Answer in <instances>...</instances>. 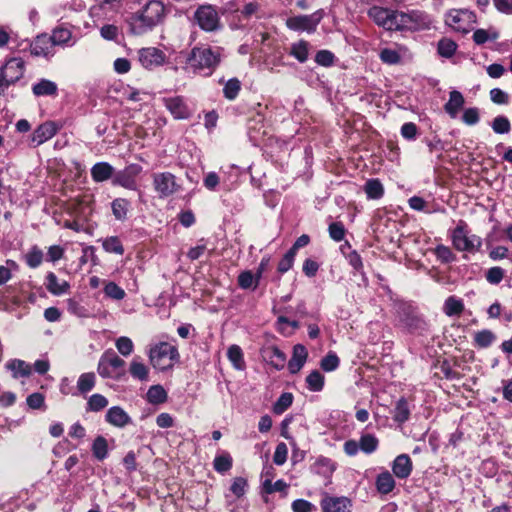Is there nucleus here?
<instances>
[{"label":"nucleus","mask_w":512,"mask_h":512,"mask_svg":"<svg viewBox=\"0 0 512 512\" xmlns=\"http://www.w3.org/2000/svg\"><path fill=\"white\" fill-rule=\"evenodd\" d=\"M24 73V61L21 58L8 60L0 71V84L8 87L18 81Z\"/></svg>","instance_id":"9"},{"label":"nucleus","mask_w":512,"mask_h":512,"mask_svg":"<svg viewBox=\"0 0 512 512\" xmlns=\"http://www.w3.org/2000/svg\"><path fill=\"white\" fill-rule=\"evenodd\" d=\"M125 361L115 353H105L98 364V373L103 378H118L122 374Z\"/></svg>","instance_id":"7"},{"label":"nucleus","mask_w":512,"mask_h":512,"mask_svg":"<svg viewBox=\"0 0 512 512\" xmlns=\"http://www.w3.org/2000/svg\"><path fill=\"white\" fill-rule=\"evenodd\" d=\"M315 61L321 66H331L334 62V55L328 50H320L315 56Z\"/></svg>","instance_id":"62"},{"label":"nucleus","mask_w":512,"mask_h":512,"mask_svg":"<svg viewBox=\"0 0 512 512\" xmlns=\"http://www.w3.org/2000/svg\"><path fill=\"white\" fill-rule=\"evenodd\" d=\"M457 45L454 41L444 38L438 43V52L441 56L449 58L456 51Z\"/></svg>","instance_id":"54"},{"label":"nucleus","mask_w":512,"mask_h":512,"mask_svg":"<svg viewBox=\"0 0 512 512\" xmlns=\"http://www.w3.org/2000/svg\"><path fill=\"white\" fill-rule=\"evenodd\" d=\"M147 398L150 403L159 404L165 402L167 394L162 386L154 385L149 388Z\"/></svg>","instance_id":"41"},{"label":"nucleus","mask_w":512,"mask_h":512,"mask_svg":"<svg viewBox=\"0 0 512 512\" xmlns=\"http://www.w3.org/2000/svg\"><path fill=\"white\" fill-rule=\"evenodd\" d=\"M178 358L177 348L167 342H160L151 347L149 351L150 363L159 370L171 368Z\"/></svg>","instance_id":"3"},{"label":"nucleus","mask_w":512,"mask_h":512,"mask_svg":"<svg viewBox=\"0 0 512 512\" xmlns=\"http://www.w3.org/2000/svg\"><path fill=\"white\" fill-rule=\"evenodd\" d=\"M165 58L164 52L155 47H146L138 51V60L141 66L148 70L163 65Z\"/></svg>","instance_id":"12"},{"label":"nucleus","mask_w":512,"mask_h":512,"mask_svg":"<svg viewBox=\"0 0 512 512\" xmlns=\"http://www.w3.org/2000/svg\"><path fill=\"white\" fill-rule=\"evenodd\" d=\"M155 190L162 197H167L176 191L175 177L169 172L154 175Z\"/></svg>","instance_id":"14"},{"label":"nucleus","mask_w":512,"mask_h":512,"mask_svg":"<svg viewBox=\"0 0 512 512\" xmlns=\"http://www.w3.org/2000/svg\"><path fill=\"white\" fill-rule=\"evenodd\" d=\"M108 400L101 394H93L87 402V411L99 412L108 406Z\"/></svg>","instance_id":"38"},{"label":"nucleus","mask_w":512,"mask_h":512,"mask_svg":"<svg viewBox=\"0 0 512 512\" xmlns=\"http://www.w3.org/2000/svg\"><path fill=\"white\" fill-rule=\"evenodd\" d=\"M392 470L398 478H407L412 471V463L410 457L406 454L397 456L393 462Z\"/></svg>","instance_id":"21"},{"label":"nucleus","mask_w":512,"mask_h":512,"mask_svg":"<svg viewBox=\"0 0 512 512\" xmlns=\"http://www.w3.org/2000/svg\"><path fill=\"white\" fill-rule=\"evenodd\" d=\"M443 310L447 316L460 315L464 310L463 301L454 296H450L445 300Z\"/></svg>","instance_id":"33"},{"label":"nucleus","mask_w":512,"mask_h":512,"mask_svg":"<svg viewBox=\"0 0 512 512\" xmlns=\"http://www.w3.org/2000/svg\"><path fill=\"white\" fill-rule=\"evenodd\" d=\"M404 30H423L428 29L432 24L431 17L424 11L411 10L402 12Z\"/></svg>","instance_id":"10"},{"label":"nucleus","mask_w":512,"mask_h":512,"mask_svg":"<svg viewBox=\"0 0 512 512\" xmlns=\"http://www.w3.org/2000/svg\"><path fill=\"white\" fill-rule=\"evenodd\" d=\"M227 355H228L229 360L232 362V364L234 365V367L236 369L241 370L244 368L245 362L243 359V353L239 346H237V345L230 346L228 348Z\"/></svg>","instance_id":"39"},{"label":"nucleus","mask_w":512,"mask_h":512,"mask_svg":"<svg viewBox=\"0 0 512 512\" xmlns=\"http://www.w3.org/2000/svg\"><path fill=\"white\" fill-rule=\"evenodd\" d=\"M258 275L251 271H244L238 276V284L242 289H256L259 284Z\"/></svg>","instance_id":"35"},{"label":"nucleus","mask_w":512,"mask_h":512,"mask_svg":"<svg viewBox=\"0 0 512 512\" xmlns=\"http://www.w3.org/2000/svg\"><path fill=\"white\" fill-rule=\"evenodd\" d=\"M463 105V95L459 91L454 90L450 92L449 100L445 104L444 109L452 118H455Z\"/></svg>","instance_id":"26"},{"label":"nucleus","mask_w":512,"mask_h":512,"mask_svg":"<svg viewBox=\"0 0 512 512\" xmlns=\"http://www.w3.org/2000/svg\"><path fill=\"white\" fill-rule=\"evenodd\" d=\"M498 38L497 32H489L485 29H477L473 34V40L476 44L482 45L489 40H495Z\"/></svg>","instance_id":"57"},{"label":"nucleus","mask_w":512,"mask_h":512,"mask_svg":"<svg viewBox=\"0 0 512 512\" xmlns=\"http://www.w3.org/2000/svg\"><path fill=\"white\" fill-rule=\"evenodd\" d=\"M296 254L288 250V252L283 256L278 264V271L280 273H285L291 269L294 263Z\"/></svg>","instance_id":"63"},{"label":"nucleus","mask_w":512,"mask_h":512,"mask_svg":"<svg viewBox=\"0 0 512 512\" xmlns=\"http://www.w3.org/2000/svg\"><path fill=\"white\" fill-rule=\"evenodd\" d=\"M310 44L305 40H300L293 43L290 50V55L295 57L299 62L304 63L309 57Z\"/></svg>","instance_id":"31"},{"label":"nucleus","mask_w":512,"mask_h":512,"mask_svg":"<svg viewBox=\"0 0 512 512\" xmlns=\"http://www.w3.org/2000/svg\"><path fill=\"white\" fill-rule=\"evenodd\" d=\"M288 448L287 445L283 442L279 443L276 446L273 461L276 465H283L287 460Z\"/></svg>","instance_id":"59"},{"label":"nucleus","mask_w":512,"mask_h":512,"mask_svg":"<svg viewBox=\"0 0 512 512\" xmlns=\"http://www.w3.org/2000/svg\"><path fill=\"white\" fill-rule=\"evenodd\" d=\"M166 9L162 2L149 1L141 11L133 14L129 19V25L133 34L141 35L152 30L164 21Z\"/></svg>","instance_id":"1"},{"label":"nucleus","mask_w":512,"mask_h":512,"mask_svg":"<svg viewBox=\"0 0 512 512\" xmlns=\"http://www.w3.org/2000/svg\"><path fill=\"white\" fill-rule=\"evenodd\" d=\"M57 132V126L54 122H45L37 127L32 134V143L39 146L51 139Z\"/></svg>","instance_id":"18"},{"label":"nucleus","mask_w":512,"mask_h":512,"mask_svg":"<svg viewBox=\"0 0 512 512\" xmlns=\"http://www.w3.org/2000/svg\"><path fill=\"white\" fill-rule=\"evenodd\" d=\"M95 382L96 377L94 373H84L78 378L77 388L80 393L85 394L94 388Z\"/></svg>","instance_id":"36"},{"label":"nucleus","mask_w":512,"mask_h":512,"mask_svg":"<svg viewBox=\"0 0 512 512\" xmlns=\"http://www.w3.org/2000/svg\"><path fill=\"white\" fill-rule=\"evenodd\" d=\"M324 15L323 10H318L310 15H299L286 20V26L295 31L314 32Z\"/></svg>","instance_id":"8"},{"label":"nucleus","mask_w":512,"mask_h":512,"mask_svg":"<svg viewBox=\"0 0 512 512\" xmlns=\"http://www.w3.org/2000/svg\"><path fill=\"white\" fill-rule=\"evenodd\" d=\"M495 339L494 333L490 330H481L474 336L475 344L480 348L489 347Z\"/></svg>","instance_id":"42"},{"label":"nucleus","mask_w":512,"mask_h":512,"mask_svg":"<svg viewBox=\"0 0 512 512\" xmlns=\"http://www.w3.org/2000/svg\"><path fill=\"white\" fill-rule=\"evenodd\" d=\"M32 92L37 97H55L58 93V86L51 80L41 79L37 83L33 84Z\"/></svg>","instance_id":"20"},{"label":"nucleus","mask_w":512,"mask_h":512,"mask_svg":"<svg viewBox=\"0 0 512 512\" xmlns=\"http://www.w3.org/2000/svg\"><path fill=\"white\" fill-rule=\"evenodd\" d=\"M308 357V352L306 348L297 344L293 347V354L291 359L288 362V369L292 374L298 373L301 368L304 366Z\"/></svg>","instance_id":"19"},{"label":"nucleus","mask_w":512,"mask_h":512,"mask_svg":"<svg viewBox=\"0 0 512 512\" xmlns=\"http://www.w3.org/2000/svg\"><path fill=\"white\" fill-rule=\"evenodd\" d=\"M445 22L455 31L467 33L476 22V16L467 9H453L446 14Z\"/></svg>","instance_id":"5"},{"label":"nucleus","mask_w":512,"mask_h":512,"mask_svg":"<svg viewBox=\"0 0 512 512\" xmlns=\"http://www.w3.org/2000/svg\"><path fill=\"white\" fill-rule=\"evenodd\" d=\"M401 15H402V12L391 10L387 24L385 26V29L390 30V31L404 30V25H403V20L401 19Z\"/></svg>","instance_id":"49"},{"label":"nucleus","mask_w":512,"mask_h":512,"mask_svg":"<svg viewBox=\"0 0 512 512\" xmlns=\"http://www.w3.org/2000/svg\"><path fill=\"white\" fill-rule=\"evenodd\" d=\"M328 231H329V236L334 240V241H341L344 236H345V227L344 225L341 223V222H333L329 225V228H328Z\"/></svg>","instance_id":"58"},{"label":"nucleus","mask_w":512,"mask_h":512,"mask_svg":"<svg viewBox=\"0 0 512 512\" xmlns=\"http://www.w3.org/2000/svg\"><path fill=\"white\" fill-rule=\"evenodd\" d=\"M214 469L219 473H225L232 467V458L229 454L216 456L213 462Z\"/></svg>","instance_id":"46"},{"label":"nucleus","mask_w":512,"mask_h":512,"mask_svg":"<svg viewBox=\"0 0 512 512\" xmlns=\"http://www.w3.org/2000/svg\"><path fill=\"white\" fill-rule=\"evenodd\" d=\"M293 512H313L316 510L315 506L304 499H297L292 503Z\"/></svg>","instance_id":"64"},{"label":"nucleus","mask_w":512,"mask_h":512,"mask_svg":"<svg viewBox=\"0 0 512 512\" xmlns=\"http://www.w3.org/2000/svg\"><path fill=\"white\" fill-rule=\"evenodd\" d=\"M130 374L133 378L140 381H147L149 376L148 367L140 361L139 357H134L130 363Z\"/></svg>","instance_id":"27"},{"label":"nucleus","mask_w":512,"mask_h":512,"mask_svg":"<svg viewBox=\"0 0 512 512\" xmlns=\"http://www.w3.org/2000/svg\"><path fill=\"white\" fill-rule=\"evenodd\" d=\"M378 446V440L371 434L363 435L359 441L360 449L365 453H372Z\"/></svg>","instance_id":"52"},{"label":"nucleus","mask_w":512,"mask_h":512,"mask_svg":"<svg viewBox=\"0 0 512 512\" xmlns=\"http://www.w3.org/2000/svg\"><path fill=\"white\" fill-rule=\"evenodd\" d=\"M220 59L221 55L218 49L195 47L188 57V64L194 71L209 75L218 66Z\"/></svg>","instance_id":"2"},{"label":"nucleus","mask_w":512,"mask_h":512,"mask_svg":"<svg viewBox=\"0 0 512 512\" xmlns=\"http://www.w3.org/2000/svg\"><path fill=\"white\" fill-rule=\"evenodd\" d=\"M165 107L176 119H186L190 112L183 99L179 96L164 98Z\"/></svg>","instance_id":"16"},{"label":"nucleus","mask_w":512,"mask_h":512,"mask_svg":"<svg viewBox=\"0 0 512 512\" xmlns=\"http://www.w3.org/2000/svg\"><path fill=\"white\" fill-rule=\"evenodd\" d=\"M115 346L118 352L124 356L128 357L132 354L134 349L133 341L126 336H121L115 341Z\"/></svg>","instance_id":"43"},{"label":"nucleus","mask_w":512,"mask_h":512,"mask_svg":"<svg viewBox=\"0 0 512 512\" xmlns=\"http://www.w3.org/2000/svg\"><path fill=\"white\" fill-rule=\"evenodd\" d=\"M376 487L381 494L390 493L395 487V481L392 475L388 471L379 474L376 479Z\"/></svg>","instance_id":"29"},{"label":"nucleus","mask_w":512,"mask_h":512,"mask_svg":"<svg viewBox=\"0 0 512 512\" xmlns=\"http://www.w3.org/2000/svg\"><path fill=\"white\" fill-rule=\"evenodd\" d=\"M46 288L53 295H61L68 292L70 284L65 280L59 281L53 272H49L46 276Z\"/></svg>","instance_id":"23"},{"label":"nucleus","mask_w":512,"mask_h":512,"mask_svg":"<svg viewBox=\"0 0 512 512\" xmlns=\"http://www.w3.org/2000/svg\"><path fill=\"white\" fill-rule=\"evenodd\" d=\"M5 366L11 371L12 377L15 379L28 377L31 374V366L20 359H12Z\"/></svg>","instance_id":"25"},{"label":"nucleus","mask_w":512,"mask_h":512,"mask_svg":"<svg viewBox=\"0 0 512 512\" xmlns=\"http://www.w3.org/2000/svg\"><path fill=\"white\" fill-rule=\"evenodd\" d=\"M435 254L437 258L443 262V263H449L454 260V254L452 253L451 249L444 245H438L435 248Z\"/></svg>","instance_id":"60"},{"label":"nucleus","mask_w":512,"mask_h":512,"mask_svg":"<svg viewBox=\"0 0 512 512\" xmlns=\"http://www.w3.org/2000/svg\"><path fill=\"white\" fill-rule=\"evenodd\" d=\"M103 248L108 253L122 255L124 248L121 241L117 237H109L103 241Z\"/></svg>","instance_id":"51"},{"label":"nucleus","mask_w":512,"mask_h":512,"mask_svg":"<svg viewBox=\"0 0 512 512\" xmlns=\"http://www.w3.org/2000/svg\"><path fill=\"white\" fill-rule=\"evenodd\" d=\"M409 407L405 399L401 398L395 407L394 410V419L397 422L403 423L409 418Z\"/></svg>","instance_id":"47"},{"label":"nucleus","mask_w":512,"mask_h":512,"mask_svg":"<svg viewBox=\"0 0 512 512\" xmlns=\"http://www.w3.org/2000/svg\"><path fill=\"white\" fill-rule=\"evenodd\" d=\"M316 472L326 477L330 476L335 470V464L328 458L321 457L315 463Z\"/></svg>","instance_id":"48"},{"label":"nucleus","mask_w":512,"mask_h":512,"mask_svg":"<svg viewBox=\"0 0 512 512\" xmlns=\"http://www.w3.org/2000/svg\"><path fill=\"white\" fill-rule=\"evenodd\" d=\"M293 402V396L291 393H283L273 406V411L276 414H282L288 409Z\"/></svg>","instance_id":"55"},{"label":"nucleus","mask_w":512,"mask_h":512,"mask_svg":"<svg viewBox=\"0 0 512 512\" xmlns=\"http://www.w3.org/2000/svg\"><path fill=\"white\" fill-rule=\"evenodd\" d=\"M364 191L369 199H379L384 194V187L378 179H370L365 183Z\"/></svg>","instance_id":"32"},{"label":"nucleus","mask_w":512,"mask_h":512,"mask_svg":"<svg viewBox=\"0 0 512 512\" xmlns=\"http://www.w3.org/2000/svg\"><path fill=\"white\" fill-rule=\"evenodd\" d=\"M309 390L318 392L323 389L324 376L317 370L312 371L306 378Z\"/></svg>","instance_id":"40"},{"label":"nucleus","mask_w":512,"mask_h":512,"mask_svg":"<svg viewBox=\"0 0 512 512\" xmlns=\"http://www.w3.org/2000/svg\"><path fill=\"white\" fill-rule=\"evenodd\" d=\"M51 43L54 45H65L68 44L72 39V33L69 29L64 27H57L53 30L51 36Z\"/></svg>","instance_id":"34"},{"label":"nucleus","mask_w":512,"mask_h":512,"mask_svg":"<svg viewBox=\"0 0 512 512\" xmlns=\"http://www.w3.org/2000/svg\"><path fill=\"white\" fill-rule=\"evenodd\" d=\"M195 23L206 32H213L220 28V16L212 5H201L194 12Z\"/></svg>","instance_id":"4"},{"label":"nucleus","mask_w":512,"mask_h":512,"mask_svg":"<svg viewBox=\"0 0 512 512\" xmlns=\"http://www.w3.org/2000/svg\"><path fill=\"white\" fill-rule=\"evenodd\" d=\"M452 242L455 249L466 252H475L482 245L481 238L474 234H469L462 225H458L453 230Z\"/></svg>","instance_id":"6"},{"label":"nucleus","mask_w":512,"mask_h":512,"mask_svg":"<svg viewBox=\"0 0 512 512\" xmlns=\"http://www.w3.org/2000/svg\"><path fill=\"white\" fill-rule=\"evenodd\" d=\"M391 10L379 6H373L368 10V16L378 25L385 29Z\"/></svg>","instance_id":"28"},{"label":"nucleus","mask_w":512,"mask_h":512,"mask_svg":"<svg viewBox=\"0 0 512 512\" xmlns=\"http://www.w3.org/2000/svg\"><path fill=\"white\" fill-rule=\"evenodd\" d=\"M105 420L110 425L117 428H124L131 423V417L120 406H113L109 408L106 413Z\"/></svg>","instance_id":"15"},{"label":"nucleus","mask_w":512,"mask_h":512,"mask_svg":"<svg viewBox=\"0 0 512 512\" xmlns=\"http://www.w3.org/2000/svg\"><path fill=\"white\" fill-rule=\"evenodd\" d=\"M67 309L69 313L77 316V317H86L87 310L75 299H68L67 300Z\"/></svg>","instance_id":"61"},{"label":"nucleus","mask_w":512,"mask_h":512,"mask_svg":"<svg viewBox=\"0 0 512 512\" xmlns=\"http://www.w3.org/2000/svg\"><path fill=\"white\" fill-rule=\"evenodd\" d=\"M323 512H351L352 501L344 496L335 497L326 495L321 500Z\"/></svg>","instance_id":"13"},{"label":"nucleus","mask_w":512,"mask_h":512,"mask_svg":"<svg viewBox=\"0 0 512 512\" xmlns=\"http://www.w3.org/2000/svg\"><path fill=\"white\" fill-rule=\"evenodd\" d=\"M491 127L497 134H507L511 130V124L507 117L497 116L493 119Z\"/></svg>","instance_id":"45"},{"label":"nucleus","mask_w":512,"mask_h":512,"mask_svg":"<svg viewBox=\"0 0 512 512\" xmlns=\"http://www.w3.org/2000/svg\"><path fill=\"white\" fill-rule=\"evenodd\" d=\"M92 453L93 456L99 460L103 461L108 456V442L105 437L99 435L97 436L92 444Z\"/></svg>","instance_id":"30"},{"label":"nucleus","mask_w":512,"mask_h":512,"mask_svg":"<svg viewBox=\"0 0 512 512\" xmlns=\"http://www.w3.org/2000/svg\"><path fill=\"white\" fill-rule=\"evenodd\" d=\"M112 212L117 220H124L127 217L129 202L123 198L115 199L112 204Z\"/></svg>","instance_id":"37"},{"label":"nucleus","mask_w":512,"mask_h":512,"mask_svg":"<svg viewBox=\"0 0 512 512\" xmlns=\"http://www.w3.org/2000/svg\"><path fill=\"white\" fill-rule=\"evenodd\" d=\"M114 174V168L107 162H99L91 168V176L95 182H103L110 179Z\"/></svg>","instance_id":"24"},{"label":"nucleus","mask_w":512,"mask_h":512,"mask_svg":"<svg viewBox=\"0 0 512 512\" xmlns=\"http://www.w3.org/2000/svg\"><path fill=\"white\" fill-rule=\"evenodd\" d=\"M52 47L53 44L51 43V39L48 36H38L31 44V54L34 56L48 57L52 55Z\"/></svg>","instance_id":"22"},{"label":"nucleus","mask_w":512,"mask_h":512,"mask_svg":"<svg viewBox=\"0 0 512 512\" xmlns=\"http://www.w3.org/2000/svg\"><path fill=\"white\" fill-rule=\"evenodd\" d=\"M142 172L138 164H130L125 169L117 172L113 178V184L129 190H137V176Z\"/></svg>","instance_id":"11"},{"label":"nucleus","mask_w":512,"mask_h":512,"mask_svg":"<svg viewBox=\"0 0 512 512\" xmlns=\"http://www.w3.org/2000/svg\"><path fill=\"white\" fill-rule=\"evenodd\" d=\"M25 259L29 267L37 268L43 261V252L37 246H34L26 254Z\"/></svg>","instance_id":"44"},{"label":"nucleus","mask_w":512,"mask_h":512,"mask_svg":"<svg viewBox=\"0 0 512 512\" xmlns=\"http://www.w3.org/2000/svg\"><path fill=\"white\" fill-rule=\"evenodd\" d=\"M339 362L340 361H339L338 356L333 352H329L321 360L320 366L324 371L331 372V371H334L335 369H337V367L339 366Z\"/></svg>","instance_id":"56"},{"label":"nucleus","mask_w":512,"mask_h":512,"mask_svg":"<svg viewBox=\"0 0 512 512\" xmlns=\"http://www.w3.org/2000/svg\"><path fill=\"white\" fill-rule=\"evenodd\" d=\"M241 88V83L238 79L232 78L228 80L223 88L224 96L229 99L233 100L237 97L239 91Z\"/></svg>","instance_id":"50"},{"label":"nucleus","mask_w":512,"mask_h":512,"mask_svg":"<svg viewBox=\"0 0 512 512\" xmlns=\"http://www.w3.org/2000/svg\"><path fill=\"white\" fill-rule=\"evenodd\" d=\"M262 356L276 370H281L286 364V355L276 346H268L263 349Z\"/></svg>","instance_id":"17"},{"label":"nucleus","mask_w":512,"mask_h":512,"mask_svg":"<svg viewBox=\"0 0 512 512\" xmlns=\"http://www.w3.org/2000/svg\"><path fill=\"white\" fill-rule=\"evenodd\" d=\"M104 293L107 297L114 300H122L125 297V291L115 282H108L104 287Z\"/></svg>","instance_id":"53"}]
</instances>
